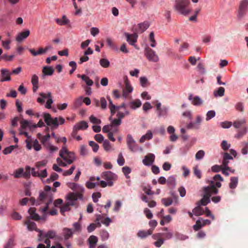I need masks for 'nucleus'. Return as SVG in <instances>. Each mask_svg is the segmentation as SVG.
<instances>
[{"mask_svg": "<svg viewBox=\"0 0 248 248\" xmlns=\"http://www.w3.org/2000/svg\"><path fill=\"white\" fill-rule=\"evenodd\" d=\"M60 156L62 158H57V162L59 166L65 167L71 164L76 159V156L73 152H69L66 146H63L60 151Z\"/></svg>", "mask_w": 248, "mask_h": 248, "instance_id": "nucleus-1", "label": "nucleus"}, {"mask_svg": "<svg viewBox=\"0 0 248 248\" xmlns=\"http://www.w3.org/2000/svg\"><path fill=\"white\" fill-rule=\"evenodd\" d=\"M51 190V186H45L44 190L40 192L39 199L40 201L46 204V205L42 209V212H45L47 210L49 205L53 201V196Z\"/></svg>", "mask_w": 248, "mask_h": 248, "instance_id": "nucleus-2", "label": "nucleus"}, {"mask_svg": "<svg viewBox=\"0 0 248 248\" xmlns=\"http://www.w3.org/2000/svg\"><path fill=\"white\" fill-rule=\"evenodd\" d=\"M47 161L46 160H42L36 163L35 168L31 169V174L34 177H38L42 179L46 178L47 176V170L44 168Z\"/></svg>", "mask_w": 248, "mask_h": 248, "instance_id": "nucleus-3", "label": "nucleus"}, {"mask_svg": "<svg viewBox=\"0 0 248 248\" xmlns=\"http://www.w3.org/2000/svg\"><path fill=\"white\" fill-rule=\"evenodd\" d=\"M189 4V1L188 0H176L173 8L179 14L187 16L191 11V10L188 7Z\"/></svg>", "mask_w": 248, "mask_h": 248, "instance_id": "nucleus-4", "label": "nucleus"}, {"mask_svg": "<svg viewBox=\"0 0 248 248\" xmlns=\"http://www.w3.org/2000/svg\"><path fill=\"white\" fill-rule=\"evenodd\" d=\"M223 181V178L220 174H216L214 176L213 180L210 181V185L207 187L211 188L212 193L216 194L218 193V190L216 187H221V182Z\"/></svg>", "mask_w": 248, "mask_h": 248, "instance_id": "nucleus-5", "label": "nucleus"}, {"mask_svg": "<svg viewBox=\"0 0 248 248\" xmlns=\"http://www.w3.org/2000/svg\"><path fill=\"white\" fill-rule=\"evenodd\" d=\"M248 12V0H241L239 2L237 13V18L239 20L243 19Z\"/></svg>", "mask_w": 248, "mask_h": 248, "instance_id": "nucleus-6", "label": "nucleus"}, {"mask_svg": "<svg viewBox=\"0 0 248 248\" xmlns=\"http://www.w3.org/2000/svg\"><path fill=\"white\" fill-rule=\"evenodd\" d=\"M204 194L202 198L197 203V205L200 206L203 205L205 206L207 204L210 202V197L214 193H212L211 191V188L209 187H204L203 188Z\"/></svg>", "mask_w": 248, "mask_h": 248, "instance_id": "nucleus-7", "label": "nucleus"}, {"mask_svg": "<svg viewBox=\"0 0 248 248\" xmlns=\"http://www.w3.org/2000/svg\"><path fill=\"white\" fill-rule=\"evenodd\" d=\"M126 143L128 149L132 152H142L143 150L142 148L136 143L131 135L128 134L127 136Z\"/></svg>", "mask_w": 248, "mask_h": 248, "instance_id": "nucleus-8", "label": "nucleus"}, {"mask_svg": "<svg viewBox=\"0 0 248 248\" xmlns=\"http://www.w3.org/2000/svg\"><path fill=\"white\" fill-rule=\"evenodd\" d=\"M40 209V212L42 214L41 216H40L36 212V209L34 207H31L28 210V212L30 214V217L35 220L38 221L39 220H45L47 218V215L46 211L42 212V209Z\"/></svg>", "mask_w": 248, "mask_h": 248, "instance_id": "nucleus-9", "label": "nucleus"}, {"mask_svg": "<svg viewBox=\"0 0 248 248\" xmlns=\"http://www.w3.org/2000/svg\"><path fill=\"white\" fill-rule=\"evenodd\" d=\"M78 200H83V196L81 194H76L74 192H70L66 197V202H68V204H71V206L74 205Z\"/></svg>", "mask_w": 248, "mask_h": 248, "instance_id": "nucleus-10", "label": "nucleus"}, {"mask_svg": "<svg viewBox=\"0 0 248 248\" xmlns=\"http://www.w3.org/2000/svg\"><path fill=\"white\" fill-rule=\"evenodd\" d=\"M126 37V41L131 46H133L136 49H139L136 45L137 42L138 35L136 33L132 34H129L127 32H125L124 34Z\"/></svg>", "mask_w": 248, "mask_h": 248, "instance_id": "nucleus-11", "label": "nucleus"}, {"mask_svg": "<svg viewBox=\"0 0 248 248\" xmlns=\"http://www.w3.org/2000/svg\"><path fill=\"white\" fill-rule=\"evenodd\" d=\"M145 55L149 61L157 62L159 61L158 55L151 48H147L145 49Z\"/></svg>", "mask_w": 248, "mask_h": 248, "instance_id": "nucleus-12", "label": "nucleus"}, {"mask_svg": "<svg viewBox=\"0 0 248 248\" xmlns=\"http://www.w3.org/2000/svg\"><path fill=\"white\" fill-rule=\"evenodd\" d=\"M130 112L128 110H125L124 112H122L120 110H117L116 113L117 119H112V123L115 125H121L122 124V120L125 116L129 115Z\"/></svg>", "mask_w": 248, "mask_h": 248, "instance_id": "nucleus-13", "label": "nucleus"}, {"mask_svg": "<svg viewBox=\"0 0 248 248\" xmlns=\"http://www.w3.org/2000/svg\"><path fill=\"white\" fill-rule=\"evenodd\" d=\"M124 79L125 83V88L123 91V96L126 98L127 97L128 94L132 92L133 89L130 85L127 76H124Z\"/></svg>", "mask_w": 248, "mask_h": 248, "instance_id": "nucleus-14", "label": "nucleus"}, {"mask_svg": "<svg viewBox=\"0 0 248 248\" xmlns=\"http://www.w3.org/2000/svg\"><path fill=\"white\" fill-rule=\"evenodd\" d=\"M120 125H115L112 123V121L110 124L105 125L102 128L103 132H109L112 134H116L119 131L118 126Z\"/></svg>", "mask_w": 248, "mask_h": 248, "instance_id": "nucleus-15", "label": "nucleus"}, {"mask_svg": "<svg viewBox=\"0 0 248 248\" xmlns=\"http://www.w3.org/2000/svg\"><path fill=\"white\" fill-rule=\"evenodd\" d=\"M210 224L211 221L209 219H203L202 218H199V219L196 221V224L193 225V228L195 231H197L203 226Z\"/></svg>", "mask_w": 248, "mask_h": 248, "instance_id": "nucleus-16", "label": "nucleus"}, {"mask_svg": "<svg viewBox=\"0 0 248 248\" xmlns=\"http://www.w3.org/2000/svg\"><path fill=\"white\" fill-rule=\"evenodd\" d=\"M25 224L27 225V228L29 231H33L35 230L39 232L38 234L39 239L40 240L42 237V235H43V231L37 229L36 227V223L34 222L31 221L30 220H28L25 222Z\"/></svg>", "mask_w": 248, "mask_h": 248, "instance_id": "nucleus-17", "label": "nucleus"}, {"mask_svg": "<svg viewBox=\"0 0 248 248\" xmlns=\"http://www.w3.org/2000/svg\"><path fill=\"white\" fill-rule=\"evenodd\" d=\"M155 156L153 154H147L142 160V163L146 166H150L155 161Z\"/></svg>", "mask_w": 248, "mask_h": 248, "instance_id": "nucleus-18", "label": "nucleus"}, {"mask_svg": "<svg viewBox=\"0 0 248 248\" xmlns=\"http://www.w3.org/2000/svg\"><path fill=\"white\" fill-rule=\"evenodd\" d=\"M0 81L4 82L11 80L10 73L7 69L3 68L0 70Z\"/></svg>", "mask_w": 248, "mask_h": 248, "instance_id": "nucleus-19", "label": "nucleus"}, {"mask_svg": "<svg viewBox=\"0 0 248 248\" xmlns=\"http://www.w3.org/2000/svg\"><path fill=\"white\" fill-rule=\"evenodd\" d=\"M188 98L194 106H199L202 104L203 101L199 96H193L192 94H190Z\"/></svg>", "mask_w": 248, "mask_h": 248, "instance_id": "nucleus-20", "label": "nucleus"}, {"mask_svg": "<svg viewBox=\"0 0 248 248\" xmlns=\"http://www.w3.org/2000/svg\"><path fill=\"white\" fill-rule=\"evenodd\" d=\"M101 177L107 181H113L116 179V175L110 171H106L102 173Z\"/></svg>", "mask_w": 248, "mask_h": 248, "instance_id": "nucleus-21", "label": "nucleus"}, {"mask_svg": "<svg viewBox=\"0 0 248 248\" xmlns=\"http://www.w3.org/2000/svg\"><path fill=\"white\" fill-rule=\"evenodd\" d=\"M30 34V31L29 30L22 31L18 34L16 37V41L20 42L27 38Z\"/></svg>", "mask_w": 248, "mask_h": 248, "instance_id": "nucleus-22", "label": "nucleus"}, {"mask_svg": "<svg viewBox=\"0 0 248 248\" xmlns=\"http://www.w3.org/2000/svg\"><path fill=\"white\" fill-rule=\"evenodd\" d=\"M73 231L72 229L67 228H64L62 230V235L65 240L72 238Z\"/></svg>", "mask_w": 248, "mask_h": 248, "instance_id": "nucleus-23", "label": "nucleus"}, {"mask_svg": "<svg viewBox=\"0 0 248 248\" xmlns=\"http://www.w3.org/2000/svg\"><path fill=\"white\" fill-rule=\"evenodd\" d=\"M141 101L140 99H136L130 102L128 105L131 109L135 110L140 108L141 106Z\"/></svg>", "mask_w": 248, "mask_h": 248, "instance_id": "nucleus-24", "label": "nucleus"}, {"mask_svg": "<svg viewBox=\"0 0 248 248\" xmlns=\"http://www.w3.org/2000/svg\"><path fill=\"white\" fill-rule=\"evenodd\" d=\"M55 22L60 26H64L68 24L70 20L67 18L65 15H63L62 18H56Z\"/></svg>", "mask_w": 248, "mask_h": 248, "instance_id": "nucleus-25", "label": "nucleus"}, {"mask_svg": "<svg viewBox=\"0 0 248 248\" xmlns=\"http://www.w3.org/2000/svg\"><path fill=\"white\" fill-rule=\"evenodd\" d=\"M77 77L81 78V79L85 82L87 86H92L93 84V81L87 75L78 74Z\"/></svg>", "mask_w": 248, "mask_h": 248, "instance_id": "nucleus-26", "label": "nucleus"}, {"mask_svg": "<svg viewBox=\"0 0 248 248\" xmlns=\"http://www.w3.org/2000/svg\"><path fill=\"white\" fill-rule=\"evenodd\" d=\"M74 126L75 129H78V130H84L88 127V123L84 121L76 124Z\"/></svg>", "mask_w": 248, "mask_h": 248, "instance_id": "nucleus-27", "label": "nucleus"}, {"mask_svg": "<svg viewBox=\"0 0 248 248\" xmlns=\"http://www.w3.org/2000/svg\"><path fill=\"white\" fill-rule=\"evenodd\" d=\"M90 248H94L98 241V238L94 235H91L88 238Z\"/></svg>", "mask_w": 248, "mask_h": 248, "instance_id": "nucleus-28", "label": "nucleus"}, {"mask_svg": "<svg viewBox=\"0 0 248 248\" xmlns=\"http://www.w3.org/2000/svg\"><path fill=\"white\" fill-rule=\"evenodd\" d=\"M153 133L151 130H148L146 133L143 135L139 140L140 142L143 143L145 140H151L153 138Z\"/></svg>", "mask_w": 248, "mask_h": 248, "instance_id": "nucleus-29", "label": "nucleus"}, {"mask_svg": "<svg viewBox=\"0 0 248 248\" xmlns=\"http://www.w3.org/2000/svg\"><path fill=\"white\" fill-rule=\"evenodd\" d=\"M153 232V229H150L147 231H140L138 233V235L141 238H144L151 235Z\"/></svg>", "mask_w": 248, "mask_h": 248, "instance_id": "nucleus-30", "label": "nucleus"}, {"mask_svg": "<svg viewBox=\"0 0 248 248\" xmlns=\"http://www.w3.org/2000/svg\"><path fill=\"white\" fill-rule=\"evenodd\" d=\"M169 108L167 107H163L157 111V116L159 118L167 117L168 114Z\"/></svg>", "mask_w": 248, "mask_h": 248, "instance_id": "nucleus-31", "label": "nucleus"}, {"mask_svg": "<svg viewBox=\"0 0 248 248\" xmlns=\"http://www.w3.org/2000/svg\"><path fill=\"white\" fill-rule=\"evenodd\" d=\"M20 127L22 129H26L27 128L31 129L33 128L31 122L26 120H23L20 122Z\"/></svg>", "mask_w": 248, "mask_h": 248, "instance_id": "nucleus-32", "label": "nucleus"}, {"mask_svg": "<svg viewBox=\"0 0 248 248\" xmlns=\"http://www.w3.org/2000/svg\"><path fill=\"white\" fill-rule=\"evenodd\" d=\"M204 210L201 207L200 205H197V206L192 210V212L196 216H201L204 214Z\"/></svg>", "mask_w": 248, "mask_h": 248, "instance_id": "nucleus-33", "label": "nucleus"}, {"mask_svg": "<svg viewBox=\"0 0 248 248\" xmlns=\"http://www.w3.org/2000/svg\"><path fill=\"white\" fill-rule=\"evenodd\" d=\"M238 183V178L237 177H232L230 178V182L229 183V187L231 189L235 188Z\"/></svg>", "mask_w": 248, "mask_h": 248, "instance_id": "nucleus-34", "label": "nucleus"}, {"mask_svg": "<svg viewBox=\"0 0 248 248\" xmlns=\"http://www.w3.org/2000/svg\"><path fill=\"white\" fill-rule=\"evenodd\" d=\"M103 146L104 150L107 152L112 151L114 150V148L113 147L111 143L107 140H105L103 141Z\"/></svg>", "mask_w": 248, "mask_h": 248, "instance_id": "nucleus-35", "label": "nucleus"}, {"mask_svg": "<svg viewBox=\"0 0 248 248\" xmlns=\"http://www.w3.org/2000/svg\"><path fill=\"white\" fill-rule=\"evenodd\" d=\"M29 51L33 56L42 55L46 52V49H45L42 47H40L37 51H36L34 49L31 48H30Z\"/></svg>", "mask_w": 248, "mask_h": 248, "instance_id": "nucleus-36", "label": "nucleus"}, {"mask_svg": "<svg viewBox=\"0 0 248 248\" xmlns=\"http://www.w3.org/2000/svg\"><path fill=\"white\" fill-rule=\"evenodd\" d=\"M141 199L143 202L146 203H148V206L150 208L154 207L156 205V203L155 201L152 200L149 201L147 197L144 195L141 196Z\"/></svg>", "mask_w": 248, "mask_h": 248, "instance_id": "nucleus-37", "label": "nucleus"}, {"mask_svg": "<svg viewBox=\"0 0 248 248\" xmlns=\"http://www.w3.org/2000/svg\"><path fill=\"white\" fill-rule=\"evenodd\" d=\"M224 93L225 89L223 87H220L214 91L213 94L216 97H222L224 96Z\"/></svg>", "mask_w": 248, "mask_h": 248, "instance_id": "nucleus-38", "label": "nucleus"}, {"mask_svg": "<svg viewBox=\"0 0 248 248\" xmlns=\"http://www.w3.org/2000/svg\"><path fill=\"white\" fill-rule=\"evenodd\" d=\"M44 76H51L54 73V70L50 66H45L42 71Z\"/></svg>", "mask_w": 248, "mask_h": 248, "instance_id": "nucleus-39", "label": "nucleus"}, {"mask_svg": "<svg viewBox=\"0 0 248 248\" xmlns=\"http://www.w3.org/2000/svg\"><path fill=\"white\" fill-rule=\"evenodd\" d=\"M149 27V24L147 22H144L138 24V31L142 32L146 30Z\"/></svg>", "mask_w": 248, "mask_h": 248, "instance_id": "nucleus-40", "label": "nucleus"}, {"mask_svg": "<svg viewBox=\"0 0 248 248\" xmlns=\"http://www.w3.org/2000/svg\"><path fill=\"white\" fill-rule=\"evenodd\" d=\"M83 103V97L79 96L76 98L73 102V107L75 108H77L80 107Z\"/></svg>", "mask_w": 248, "mask_h": 248, "instance_id": "nucleus-41", "label": "nucleus"}, {"mask_svg": "<svg viewBox=\"0 0 248 248\" xmlns=\"http://www.w3.org/2000/svg\"><path fill=\"white\" fill-rule=\"evenodd\" d=\"M48 99L45 105V107L46 108L50 109L51 108V104L53 103L52 100V97L50 92L47 93Z\"/></svg>", "mask_w": 248, "mask_h": 248, "instance_id": "nucleus-42", "label": "nucleus"}, {"mask_svg": "<svg viewBox=\"0 0 248 248\" xmlns=\"http://www.w3.org/2000/svg\"><path fill=\"white\" fill-rule=\"evenodd\" d=\"M140 83L143 88L147 87L150 84L148 79L145 77H141L140 78Z\"/></svg>", "mask_w": 248, "mask_h": 248, "instance_id": "nucleus-43", "label": "nucleus"}, {"mask_svg": "<svg viewBox=\"0 0 248 248\" xmlns=\"http://www.w3.org/2000/svg\"><path fill=\"white\" fill-rule=\"evenodd\" d=\"M100 65L103 68H108L110 65L109 61L106 58L101 59L99 61Z\"/></svg>", "mask_w": 248, "mask_h": 248, "instance_id": "nucleus-44", "label": "nucleus"}, {"mask_svg": "<svg viewBox=\"0 0 248 248\" xmlns=\"http://www.w3.org/2000/svg\"><path fill=\"white\" fill-rule=\"evenodd\" d=\"M46 149L50 154H52L54 152L58 151V148L53 145L51 144H48L46 146Z\"/></svg>", "mask_w": 248, "mask_h": 248, "instance_id": "nucleus-45", "label": "nucleus"}, {"mask_svg": "<svg viewBox=\"0 0 248 248\" xmlns=\"http://www.w3.org/2000/svg\"><path fill=\"white\" fill-rule=\"evenodd\" d=\"M39 95L40 97L37 98V102L40 104H43L45 102V99L48 97L47 93H40Z\"/></svg>", "mask_w": 248, "mask_h": 248, "instance_id": "nucleus-46", "label": "nucleus"}, {"mask_svg": "<svg viewBox=\"0 0 248 248\" xmlns=\"http://www.w3.org/2000/svg\"><path fill=\"white\" fill-rule=\"evenodd\" d=\"M56 235V233L55 231L50 230L48 231L44 235H42V236H44L45 237L48 238V239L54 238Z\"/></svg>", "mask_w": 248, "mask_h": 248, "instance_id": "nucleus-47", "label": "nucleus"}, {"mask_svg": "<svg viewBox=\"0 0 248 248\" xmlns=\"http://www.w3.org/2000/svg\"><path fill=\"white\" fill-rule=\"evenodd\" d=\"M15 245V241L13 237L10 238L5 245L4 248H13Z\"/></svg>", "mask_w": 248, "mask_h": 248, "instance_id": "nucleus-48", "label": "nucleus"}, {"mask_svg": "<svg viewBox=\"0 0 248 248\" xmlns=\"http://www.w3.org/2000/svg\"><path fill=\"white\" fill-rule=\"evenodd\" d=\"M98 183L99 185H100L102 187H106L107 186H112L113 185V181H105L103 180H101Z\"/></svg>", "mask_w": 248, "mask_h": 248, "instance_id": "nucleus-49", "label": "nucleus"}, {"mask_svg": "<svg viewBox=\"0 0 248 248\" xmlns=\"http://www.w3.org/2000/svg\"><path fill=\"white\" fill-rule=\"evenodd\" d=\"M216 112L214 110H211L208 111L206 113V120L207 121H209L210 120H211V119H212L216 116Z\"/></svg>", "mask_w": 248, "mask_h": 248, "instance_id": "nucleus-50", "label": "nucleus"}, {"mask_svg": "<svg viewBox=\"0 0 248 248\" xmlns=\"http://www.w3.org/2000/svg\"><path fill=\"white\" fill-rule=\"evenodd\" d=\"M52 119L49 114L45 113L44 114V120L48 125H51Z\"/></svg>", "mask_w": 248, "mask_h": 248, "instance_id": "nucleus-51", "label": "nucleus"}, {"mask_svg": "<svg viewBox=\"0 0 248 248\" xmlns=\"http://www.w3.org/2000/svg\"><path fill=\"white\" fill-rule=\"evenodd\" d=\"M31 143L32 145V147L35 151H39L41 150V145L39 144L37 140L35 139L33 140H32Z\"/></svg>", "mask_w": 248, "mask_h": 248, "instance_id": "nucleus-52", "label": "nucleus"}, {"mask_svg": "<svg viewBox=\"0 0 248 248\" xmlns=\"http://www.w3.org/2000/svg\"><path fill=\"white\" fill-rule=\"evenodd\" d=\"M219 125L223 128H229L232 125V123L229 121L222 122L219 123Z\"/></svg>", "mask_w": 248, "mask_h": 248, "instance_id": "nucleus-53", "label": "nucleus"}, {"mask_svg": "<svg viewBox=\"0 0 248 248\" xmlns=\"http://www.w3.org/2000/svg\"><path fill=\"white\" fill-rule=\"evenodd\" d=\"M162 204L165 206H169L172 204L173 201L171 198H163L161 200Z\"/></svg>", "mask_w": 248, "mask_h": 248, "instance_id": "nucleus-54", "label": "nucleus"}, {"mask_svg": "<svg viewBox=\"0 0 248 248\" xmlns=\"http://www.w3.org/2000/svg\"><path fill=\"white\" fill-rule=\"evenodd\" d=\"M100 235L102 241H104L108 240L109 238V234L106 230H103L100 232Z\"/></svg>", "mask_w": 248, "mask_h": 248, "instance_id": "nucleus-55", "label": "nucleus"}, {"mask_svg": "<svg viewBox=\"0 0 248 248\" xmlns=\"http://www.w3.org/2000/svg\"><path fill=\"white\" fill-rule=\"evenodd\" d=\"M85 185L88 189H91L94 188L96 186L99 185V183L87 181L86 182Z\"/></svg>", "mask_w": 248, "mask_h": 248, "instance_id": "nucleus-56", "label": "nucleus"}, {"mask_svg": "<svg viewBox=\"0 0 248 248\" xmlns=\"http://www.w3.org/2000/svg\"><path fill=\"white\" fill-rule=\"evenodd\" d=\"M122 171L127 178H130L129 174L131 173V169L129 167L125 166L123 167L122 168Z\"/></svg>", "mask_w": 248, "mask_h": 248, "instance_id": "nucleus-57", "label": "nucleus"}, {"mask_svg": "<svg viewBox=\"0 0 248 248\" xmlns=\"http://www.w3.org/2000/svg\"><path fill=\"white\" fill-rule=\"evenodd\" d=\"M168 185L174 187L176 185L175 178L173 176H170L167 181Z\"/></svg>", "mask_w": 248, "mask_h": 248, "instance_id": "nucleus-58", "label": "nucleus"}, {"mask_svg": "<svg viewBox=\"0 0 248 248\" xmlns=\"http://www.w3.org/2000/svg\"><path fill=\"white\" fill-rule=\"evenodd\" d=\"M205 155L204 151L201 150L197 152L195 155V158L197 160H200L202 159Z\"/></svg>", "mask_w": 248, "mask_h": 248, "instance_id": "nucleus-59", "label": "nucleus"}, {"mask_svg": "<svg viewBox=\"0 0 248 248\" xmlns=\"http://www.w3.org/2000/svg\"><path fill=\"white\" fill-rule=\"evenodd\" d=\"M24 169L23 168H19L14 171V177L17 178L22 177Z\"/></svg>", "mask_w": 248, "mask_h": 248, "instance_id": "nucleus-60", "label": "nucleus"}, {"mask_svg": "<svg viewBox=\"0 0 248 248\" xmlns=\"http://www.w3.org/2000/svg\"><path fill=\"white\" fill-rule=\"evenodd\" d=\"M117 162L118 164V165H119L121 166H122L124 164L125 160L122 153H119L117 160Z\"/></svg>", "mask_w": 248, "mask_h": 248, "instance_id": "nucleus-61", "label": "nucleus"}, {"mask_svg": "<svg viewBox=\"0 0 248 248\" xmlns=\"http://www.w3.org/2000/svg\"><path fill=\"white\" fill-rule=\"evenodd\" d=\"M246 123V120L243 119L240 121H236L233 122V125L236 128H239L242 124Z\"/></svg>", "mask_w": 248, "mask_h": 248, "instance_id": "nucleus-62", "label": "nucleus"}, {"mask_svg": "<svg viewBox=\"0 0 248 248\" xmlns=\"http://www.w3.org/2000/svg\"><path fill=\"white\" fill-rule=\"evenodd\" d=\"M248 130L246 127L243 128L242 130L238 131L235 135V137L237 139H240L245 135L247 133Z\"/></svg>", "mask_w": 248, "mask_h": 248, "instance_id": "nucleus-63", "label": "nucleus"}, {"mask_svg": "<svg viewBox=\"0 0 248 248\" xmlns=\"http://www.w3.org/2000/svg\"><path fill=\"white\" fill-rule=\"evenodd\" d=\"M243 147L241 149V153L244 155H246L248 153V142H243L242 143Z\"/></svg>", "mask_w": 248, "mask_h": 248, "instance_id": "nucleus-64", "label": "nucleus"}]
</instances>
